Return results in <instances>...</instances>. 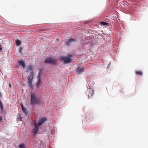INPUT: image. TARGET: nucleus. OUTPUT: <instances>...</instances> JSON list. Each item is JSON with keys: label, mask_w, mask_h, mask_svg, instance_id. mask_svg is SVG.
Returning a JSON list of instances; mask_svg holds the SVG:
<instances>
[{"label": "nucleus", "mask_w": 148, "mask_h": 148, "mask_svg": "<svg viewBox=\"0 0 148 148\" xmlns=\"http://www.w3.org/2000/svg\"><path fill=\"white\" fill-rule=\"evenodd\" d=\"M44 62L49 64H56V61L51 57H48L46 58Z\"/></svg>", "instance_id": "nucleus-5"}, {"label": "nucleus", "mask_w": 148, "mask_h": 148, "mask_svg": "<svg viewBox=\"0 0 148 148\" xmlns=\"http://www.w3.org/2000/svg\"><path fill=\"white\" fill-rule=\"evenodd\" d=\"M72 56V55H69L66 57L64 56L62 57L61 58L63 60L65 63H69L71 61V60L70 58Z\"/></svg>", "instance_id": "nucleus-4"}, {"label": "nucleus", "mask_w": 148, "mask_h": 148, "mask_svg": "<svg viewBox=\"0 0 148 148\" xmlns=\"http://www.w3.org/2000/svg\"><path fill=\"white\" fill-rule=\"evenodd\" d=\"M1 46V45L0 44V47Z\"/></svg>", "instance_id": "nucleus-23"}, {"label": "nucleus", "mask_w": 148, "mask_h": 148, "mask_svg": "<svg viewBox=\"0 0 148 148\" xmlns=\"http://www.w3.org/2000/svg\"><path fill=\"white\" fill-rule=\"evenodd\" d=\"M0 96H1V94H0Z\"/></svg>", "instance_id": "nucleus-24"}, {"label": "nucleus", "mask_w": 148, "mask_h": 148, "mask_svg": "<svg viewBox=\"0 0 148 148\" xmlns=\"http://www.w3.org/2000/svg\"><path fill=\"white\" fill-rule=\"evenodd\" d=\"M19 148H26V147L23 144H21L19 146Z\"/></svg>", "instance_id": "nucleus-17"}, {"label": "nucleus", "mask_w": 148, "mask_h": 148, "mask_svg": "<svg viewBox=\"0 0 148 148\" xmlns=\"http://www.w3.org/2000/svg\"><path fill=\"white\" fill-rule=\"evenodd\" d=\"M9 87H10V88L11 87V84L10 83L9 84Z\"/></svg>", "instance_id": "nucleus-21"}, {"label": "nucleus", "mask_w": 148, "mask_h": 148, "mask_svg": "<svg viewBox=\"0 0 148 148\" xmlns=\"http://www.w3.org/2000/svg\"><path fill=\"white\" fill-rule=\"evenodd\" d=\"M75 41V39L73 38H71L69 39L67 41H66L65 43V44L66 45L68 46L70 45V44L71 43Z\"/></svg>", "instance_id": "nucleus-8"}, {"label": "nucleus", "mask_w": 148, "mask_h": 148, "mask_svg": "<svg viewBox=\"0 0 148 148\" xmlns=\"http://www.w3.org/2000/svg\"><path fill=\"white\" fill-rule=\"evenodd\" d=\"M22 47H20L18 49L19 52L21 53H22Z\"/></svg>", "instance_id": "nucleus-19"}, {"label": "nucleus", "mask_w": 148, "mask_h": 148, "mask_svg": "<svg viewBox=\"0 0 148 148\" xmlns=\"http://www.w3.org/2000/svg\"><path fill=\"white\" fill-rule=\"evenodd\" d=\"M135 73L137 75L140 76H141L142 75L143 73L141 71H135Z\"/></svg>", "instance_id": "nucleus-14"}, {"label": "nucleus", "mask_w": 148, "mask_h": 148, "mask_svg": "<svg viewBox=\"0 0 148 148\" xmlns=\"http://www.w3.org/2000/svg\"><path fill=\"white\" fill-rule=\"evenodd\" d=\"M21 106L22 108V110L23 112L25 114H27L28 112L27 111V109L23 106V104H21Z\"/></svg>", "instance_id": "nucleus-9"}, {"label": "nucleus", "mask_w": 148, "mask_h": 148, "mask_svg": "<svg viewBox=\"0 0 148 148\" xmlns=\"http://www.w3.org/2000/svg\"><path fill=\"white\" fill-rule=\"evenodd\" d=\"M47 121V119L45 117H43L40 119L38 122L36 123L34 121V127L33 129L32 132L34 134H36L39 130V127L43 123Z\"/></svg>", "instance_id": "nucleus-1"}, {"label": "nucleus", "mask_w": 148, "mask_h": 148, "mask_svg": "<svg viewBox=\"0 0 148 148\" xmlns=\"http://www.w3.org/2000/svg\"><path fill=\"white\" fill-rule=\"evenodd\" d=\"M18 62L20 65L22 66L23 68L25 67V64L22 60L18 61Z\"/></svg>", "instance_id": "nucleus-11"}, {"label": "nucleus", "mask_w": 148, "mask_h": 148, "mask_svg": "<svg viewBox=\"0 0 148 148\" xmlns=\"http://www.w3.org/2000/svg\"><path fill=\"white\" fill-rule=\"evenodd\" d=\"M30 102L31 105H33L36 104H38L40 102V100L39 99L36 97L34 94L31 93Z\"/></svg>", "instance_id": "nucleus-2"}, {"label": "nucleus", "mask_w": 148, "mask_h": 148, "mask_svg": "<svg viewBox=\"0 0 148 148\" xmlns=\"http://www.w3.org/2000/svg\"><path fill=\"white\" fill-rule=\"evenodd\" d=\"M34 76V72L31 71L30 74L27 77V79L28 81V84L29 85L31 88H33L32 81Z\"/></svg>", "instance_id": "nucleus-3"}, {"label": "nucleus", "mask_w": 148, "mask_h": 148, "mask_svg": "<svg viewBox=\"0 0 148 148\" xmlns=\"http://www.w3.org/2000/svg\"><path fill=\"white\" fill-rule=\"evenodd\" d=\"M41 82V80H37V82L36 83V88H38L39 87Z\"/></svg>", "instance_id": "nucleus-13"}, {"label": "nucleus", "mask_w": 148, "mask_h": 148, "mask_svg": "<svg viewBox=\"0 0 148 148\" xmlns=\"http://www.w3.org/2000/svg\"><path fill=\"white\" fill-rule=\"evenodd\" d=\"M100 23H101V24L102 25H103V26H104V25L108 26L109 25V23H106V22H103V21L101 22Z\"/></svg>", "instance_id": "nucleus-15"}, {"label": "nucleus", "mask_w": 148, "mask_h": 148, "mask_svg": "<svg viewBox=\"0 0 148 148\" xmlns=\"http://www.w3.org/2000/svg\"><path fill=\"white\" fill-rule=\"evenodd\" d=\"M15 42H16V45L17 46H18L21 44V42L19 40H16V41Z\"/></svg>", "instance_id": "nucleus-16"}, {"label": "nucleus", "mask_w": 148, "mask_h": 148, "mask_svg": "<svg viewBox=\"0 0 148 148\" xmlns=\"http://www.w3.org/2000/svg\"><path fill=\"white\" fill-rule=\"evenodd\" d=\"M84 67L79 66L77 69V72L78 74L84 72Z\"/></svg>", "instance_id": "nucleus-7"}, {"label": "nucleus", "mask_w": 148, "mask_h": 148, "mask_svg": "<svg viewBox=\"0 0 148 148\" xmlns=\"http://www.w3.org/2000/svg\"><path fill=\"white\" fill-rule=\"evenodd\" d=\"M0 107L1 110H2L3 109V105H2V103L0 100Z\"/></svg>", "instance_id": "nucleus-18"}, {"label": "nucleus", "mask_w": 148, "mask_h": 148, "mask_svg": "<svg viewBox=\"0 0 148 148\" xmlns=\"http://www.w3.org/2000/svg\"><path fill=\"white\" fill-rule=\"evenodd\" d=\"M42 73V71L40 69L38 73V75L37 77L38 80H41V74Z\"/></svg>", "instance_id": "nucleus-10"}, {"label": "nucleus", "mask_w": 148, "mask_h": 148, "mask_svg": "<svg viewBox=\"0 0 148 148\" xmlns=\"http://www.w3.org/2000/svg\"><path fill=\"white\" fill-rule=\"evenodd\" d=\"M86 94L88 96V97L92 96L93 94V92L92 89H87Z\"/></svg>", "instance_id": "nucleus-6"}, {"label": "nucleus", "mask_w": 148, "mask_h": 148, "mask_svg": "<svg viewBox=\"0 0 148 148\" xmlns=\"http://www.w3.org/2000/svg\"><path fill=\"white\" fill-rule=\"evenodd\" d=\"M2 50V48L1 47H0V51H1Z\"/></svg>", "instance_id": "nucleus-22"}, {"label": "nucleus", "mask_w": 148, "mask_h": 148, "mask_svg": "<svg viewBox=\"0 0 148 148\" xmlns=\"http://www.w3.org/2000/svg\"><path fill=\"white\" fill-rule=\"evenodd\" d=\"M30 71H33V69L31 66L29 65L27 67L26 71L27 72Z\"/></svg>", "instance_id": "nucleus-12"}, {"label": "nucleus", "mask_w": 148, "mask_h": 148, "mask_svg": "<svg viewBox=\"0 0 148 148\" xmlns=\"http://www.w3.org/2000/svg\"><path fill=\"white\" fill-rule=\"evenodd\" d=\"M2 120V118L1 116H0V121Z\"/></svg>", "instance_id": "nucleus-20"}]
</instances>
